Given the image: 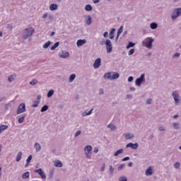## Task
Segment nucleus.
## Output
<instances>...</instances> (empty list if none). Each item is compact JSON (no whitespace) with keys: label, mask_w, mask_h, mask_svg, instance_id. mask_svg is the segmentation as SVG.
Here are the masks:
<instances>
[{"label":"nucleus","mask_w":181,"mask_h":181,"mask_svg":"<svg viewBox=\"0 0 181 181\" xmlns=\"http://www.w3.org/2000/svg\"><path fill=\"white\" fill-rule=\"evenodd\" d=\"M180 57V53L176 52L174 55L173 57L174 58H177Z\"/></svg>","instance_id":"6e6d98bb"},{"label":"nucleus","mask_w":181,"mask_h":181,"mask_svg":"<svg viewBox=\"0 0 181 181\" xmlns=\"http://www.w3.org/2000/svg\"><path fill=\"white\" fill-rule=\"evenodd\" d=\"M121 153H124V149L123 148H120L119 150H117L115 153H114V156H118V155L121 154Z\"/></svg>","instance_id":"393cba45"},{"label":"nucleus","mask_w":181,"mask_h":181,"mask_svg":"<svg viewBox=\"0 0 181 181\" xmlns=\"http://www.w3.org/2000/svg\"><path fill=\"white\" fill-rule=\"evenodd\" d=\"M25 121V117H21L18 119V124H22Z\"/></svg>","instance_id":"09e8293b"},{"label":"nucleus","mask_w":181,"mask_h":181,"mask_svg":"<svg viewBox=\"0 0 181 181\" xmlns=\"http://www.w3.org/2000/svg\"><path fill=\"white\" fill-rule=\"evenodd\" d=\"M34 172H35V173H38V175H40V176L42 177V179H46V174L45 173L43 170H42V168L35 170Z\"/></svg>","instance_id":"1a4fd4ad"},{"label":"nucleus","mask_w":181,"mask_h":181,"mask_svg":"<svg viewBox=\"0 0 181 181\" xmlns=\"http://www.w3.org/2000/svg\"><path fill=\"white\" fill-rule=\"evenodd\" d=\"M54 174V171L53 170H51L49 171V173L48 175V177L49 179H52V177H53V175Z\"/></svg>","instance_id":"79ce46f5"},{"label":"nucleus","mask_w":181,"mask_h":181,"mask_svg":"<svg viewBox=\"0 0 181 181\" xmlns=\"http://www.w3.org/2000/svg\"><path fill=\"white\" fill-rule=\"evenodd\" d=\"M16 78V74L10 75L8 77V83H12V81H15Z\"/></svg>","instance_id":"2eb2a0df"},{"label":"nucleus","mask_w":181,"mask_h":181,"mask_svg":"<svg viewBox=\"0 0 181 181\" xmlns=\"http://www.w3.org/2000/svg\"><path fill=\"white\" fill-rule=\"evenodd\" d=\"M153 38L152 37H146L142 42V46L147 47V49H152V43H153Z\"/></svg>","instance_id":"f03ea898"},{"label":"nucleus","mask_w":181,"mask_h":181,"mask_svg":"<svg viewBox=\"0 0 181 181\" xmlns=\"http://www.w3.org/2000/svg\"><path fill=\"white\" fill-rule=\"evenodd\" d=\"M94 153H98V148L95 147L93 150Z\"/></svg>","instance_id":"052dcab7"},{"label":"nucleus","mask_w":181,"mask_h":181,"mask_svg":"<svg viewBox=\"0 0 181 181\" xmlns=\"http://www.w3.org/2000/svg\"><path fill=\"white\" fill-rule=\"evenodd\" d=\"M104 169H105V163H104L103 166L101 167L100 168L101 172H104Z\"/></svg>","instance_id":"e2e57ef3"},{"label":"nucleus","mask_w":181,"mask_h":181,"mask_svg":"<svg viewBox=\"0 0 181 181\" xmlns=\"http://www.w3.org/2000/svg\"><path fill=\"white\" fill-rule=\"evenodd\" d=\"M145 81V74L141 75V76L136 79L135 84L138 87H141V84Z\"/></svg>","instance_id":"0eeeda50"},{"label":"nucleus","mask_w":181,"mask_h":181,"mask_svg":"<svg viewBox=\"0 0 181 181\" xmlns=\"http://www.w3.org/2000/svg\"><path fill=\"white\" fill-rule=\"evenodd\" d=\"M42 18V19H46V18H47V13H44Z\"/></svg>","instance_id":"680f3d73"},{"label":"nucleus","mask_w":181,"mask_h":181,"mask_svg":"<svg viewBox=\"0 0 181 181\" xmlns=\"http://www.w3.org/2000/svg\"><path fill=\"white\" fill-rule=\"evenodd\" d=\"M83 18L86 25H90L91 23H93V17H91V16H84Z\"/></svg>","instance_id":"9d476101"},{"label":"nucleus","mask_w":181,"mask_h":181,"mask_svg":"<svg viewBox=\"0 0 181 181\" xmlns=\"http://www.w3.org/2000/svg\"><path fill=\"white\" fill-rule=\"evenodd\" d=\"M54 94V90L53 89H51L48 91L47 96L48 98H50Z\"/></svg>","instance_id":"2f4dec72"},{"label":"nucleus","mask_w":181,"mask_h":181,"mask_svg":"<svg viewBox=\"0 0 181 181\" xmlns=\"http://www.w3.org/2000/svg\"><path fill=\"white\" fill-rule=\"evenodd\" d=\"M115 33V28H112L110 32V34H109V39H114L115 36H114V34Z\"/></svg>","instance_id":"a211bd4d"},{"label":"nucleus","mask_w":181,"mask_h":181,"mask_svg":"<svg viewBox=\"0 0 181 181\" xmlns=\"http://www.w3.org/2000/svg\"><path fill=\"white\" fill-rule=\"evenodd\" d=\"M134 53H135V49H131L129 51V56H132V54H134Z\"/></svg>","instance_id":"8fccbe9b"},{"label":"nucleus","mask_w":181,"mask_h":181,"mask_svg":"<svg viewBox=\"0 0 181 181\" xmlns=\"http://www.w3.org/2000/svg\"><path fill=\"white\" fill-rule=\"evenodd\" d=\"M26 111V105H25V103H21L20 104V105L18 106V108L17 110V114H22L23 112H25Z\"/></svg>","instance_id":"6e6552de"},{"label":"nucleus","mask_w":181,"mask_h":181,"mask_svg":"<svg viewBox=\"0 0 181 181\" xmlns=\"http://www.w3.org/2000/svg\"><path fill=\"white\" fill-rule=\"evenodd\" d=\"M21 158H22V152L19 151L16 158V162H20Z\"/></svg>","instance_id":"b1692460"},{"label":"nucleus","mask_w":181,"mask_h":181,"mask_svg":"<svg viewBox=\"0 0 181 181\" xmlns=\"http://www.w3.org/2000/svg\"><path fill=\"white\" fill-rule=\"evenodd\" d=\"M153 173V171L152 170V168L149 167L146 170V176H151Z\"/></svg>","instance_id":"aec40b11"},{"label":"nucleus","mask_w":181,"mask_h":181,"mask_svg":"<svg viewBox=\"0 0 181 181\" xmlns=\"http://www.w3.org/2000/svg\"><path fill=\"white\" fill-rule=\"evenodd\" d=\"M33 33H35V28H33V27L25 28L23 34V39H28V37L32 36Z\"/></svg>","instance_id":"f257e3e1"},{"label":"nucleus","mask_w":181,"mask_h":181,"mask_svg":"<svg viewBox=\"0 0 181 181\" xmlns=\"http://www.w3.org/2000/svg\"><path fill=\"white\" fill-rule=\"evenodd\" d=\"M158 130L159 131H165V127H160L159 128H158Z\"/></svg>","instance_id":"69168bd1"},{"label":"nucleus","mask_w":181,"mask_h":181,"mask_svg":"<svg viewBox=\"0 0 181 181\" xmlns=\"http://www.w3.org/2000/svg\"><path fill=\"white\" fill-rule=\"evenodd\" d=\"M179 16H181V7L174 9L171 16V19H173V21H175V19H177Z\"/></svg>","instance_id":"7ed1b4c3"},{"label":"nucleus","mask_w":181,"mask_h":181,"mask_svg":"<svg viewBox=\"0 0 181 181\" xmlns=\"http://www.w3.org/2000/svg\"><path fill=\"white\" fill-rule=\"evenodd\" d=\"M112 76H111V73H106L104 75V78H107L109 80H111Z\"/></svg>","instance_id":"c9c22d12"},{"label":"nucleus","mask_w":181,"mask_h":181,"mask_svg":"<svg viewBox=\"0 0 181 181\" xmlns=\"http://www.w3.org/2000/svg\"><path fill=\"white\" fill-rule=\"evenodd\" d=\"M30 86H36L37 84V79H33L30 82Z\"/></svg>","instance_id":"a19ab883"},{"label":"nucleus","mask_w":181,"mask_h":181,"mask_svg":"<svg viewBox=\"0 0 181 181\" xmlns=\"http://www.w3.org/2000/svg\"><path fill=\"white\" fill-rule=\"evenodd\" d=\"M93 110L94 109H91L86 114V115H91V114H93Z\"/></svg>","instance_id":"bf43d9fd"},{"label":"nucleus","mask_w":181,"mask_h":181,"mask_svg":"<svg viewBox=\"0 0 181 181\" xmlns=\"http://www.w3.org/2000/svg\"><path fill=\"white\" fill-rule=\"evenodd\" d=\"M30 175V173H29V171H27L22 175V177H23V179H28V177H29Z\"/></svg>","instance_id":"c756f323"},{"label":"nucleus","mask_w":181,"mask_h":181,"mask_svg":"<svg viewBox=\"0 0 181 181\" xmlns=\"http://www.w3.org/2000/svg\"><path fill=\"white\" fill-rule=\"evenodd\" d=\"M59 56L61 59H67L70 56V54L66 51H62L59 53Z\"/></svg>","instance_id":"9b49d317"},{"label":"nucleus","mask_w":181,"mask_h":181,"mask_svg":"<svg viewBox=\"0 0 181 181\" xmlns=\"http://www.w3.org/2000/svg\"><path fill=\"white\" fill-rule=\"evenodd\" d=\"M93 4H98L100 2V0H92Z\"/></svg>","instance_id":"774afa93"},{"label":"nucleus","mask_w":181,"mask_h":181,"mask_svg":"<svg viewBox=\"0 0 181 181\" xmlns=\"http://www.w3.org/2000/svg\"><path fill=\"white\" fill-rule=\"evenodd\" d=\"M5 129H8V125H1L0 127V132L5 131Z\"/></svg>","instance_id":"ea45409f"},{"label":"nucleus","mask_w":181,"mask_h":181,"mask_svg":"<svg viewBox=\"0 0 181 181\" xmlns=\"http://www.w3.org/2000/svg\"><path fill=\"white\" fill-rule=\"evenodd\" d=\"M103 94H104V89L100 88L99 90V95H103Z\"/></svg>","instance_id":"5fc2aeb1"},{"label":"nucleus","mask_w":181,"mask_h":181,"mask_svg":"<svg viewBox=\"0 0 181 181\" xmlns=\"http://www.w3.org/2000/svg\"><path fill=\"white\" fill-rule=\"evenodd\" d=\"M49 110V106L47 105H45L40 110L41 112H46Z\"/></svg>","instance_id":"7c9ffc66"},{"label":"nucleus","mask_w":181,"mask_h":181,"mask_svg":"<svg viewBox=\"0 0 181 181\" xmlns=\"http://www.w3.org/2000/svg\"><path fill=\"white\" fill-rule=\"evenodd\" d=\"M134 46H135V43L129 42L128 45L126 47V49H131V47H134Z\"/></svg>","instance_id":"4c0bfd02"},{"label":"nucleus","mask_w":181,"mask_h":181,"mask_svg":"<svg viewBox=\"0 0 181 181\" xmlns=\"http://www.w3.org/2000/svg\"><path fill=\"white\" fill-rule=\"evenodd\" d=\"M50 45H52V42L50 41H47L42 45V47L43 49H47Z\"/></svg>","instance_id":"72a5a7b5"},{"label":"nucleus","mask_w":181,"mask_h":181,"mask_svg":"<svg viewBox=\"0 0 181 181\" xmlns=\"http://www.w3.org/2000/svg\"><path fill=\"white\" fill-rule=\"evenodd\" d=\"M125 168V164H121L118 168L117 170H122Z\"/></svg>","instance_id":"a18cd8bd"},{"label":"nucleus","mask_w":181,"mask_h":181,"mask_svg":"<svg viewBox=\"0 0 181 181\" xmlns=\"http://www.w3.org/2000/svg\"><path fill=\"white\" fill-rule=\"evenodd\" d=\"M105 45L106 46L107 53H111V52H112V43L111 42V40L108 39L106 40Z\"/></svg>","instance_id":"423d86ee"},{"label":"nucleus","mask_w":181,"mask_h":181,"mask_svg":"<svg viewBox=\"0 0 181 181\" xmlns=\"http://www.w3.org/2000/svg\"><path fill=\"white\" fill-rule=\"evenodd\" d=\"M132 165H134V163L130 162V163H128L127 165L129 166V168H132Z\"/></svg>","instance_id":"338daca9"},{"label":"nucleus","mask_w":181,"mask_h":181,"mask_svg":"<svg viewBox=\"0 0 181 181\" xmlns=\"http://www.w3.org/2000/svg\"><path fill=\"white\" fill-rule=\"evenodd\" d=\"M35 148L36 149L37 152H39L40 149H42V146H40V144L39 143H35L34 145Z\"/></svg>","instance_id":"5701e85b"},{"label":"nucleus","mask_w":181,"mask_h":181,"mask_svg":"<svg viewBox=\"0 0 181 181\" xmlns=\"http://www.w3.org/2000/svg\"><path fill=\"white\" fill-rule=\"evenodd\" d=\"M7 29H9V30H12V29H13V26H12L11 24H8Z\"/></svg>","instance_id":"864d4df0"},{"label":"nucleus","mask_w":181,"mask_h":181,"mask_svg":"<svg viewBox=\"0 0 181 181\" xmlns=\"http://www.w3.org/2000/svg\"><path fill=\"white\" fill-rule=\"evenodd\" d=\"M173 128H175V129H180V124L175 122L173 123Z\"/></svg>","instance_id":"e433bc0d"},{"label":"nucleus","mask_w":181,"mask_h":181,"mask_svg":"<svg viewBox=\"0 0 181 181\" xmlns=\"http://www.w3.org/2000/svg\"><path fill=\"white\" fill-rule=\"evenodd\" d=\"M139 146L138 143H129L126 145V148H132V149H136Z\"/></svg>","instance_id":"f8f14e48"},{"label":"nucleus","mask_w":181,"mask_h":181,"mask_svg":"<svg viewBox=\"0 0 181 181\" xmlns=\"http://www.w3.org/2000/svg\"><path fill=\"white\" fill-rule=\"evenodd\" d=\"M123 30H124V26L122 25V26L119 27V28L117 31L118 36H119L121 35V33H122Z\"/></svg>","instance_id":"58836bf2"},{"label":"nucleus","mask_w":181,"mask_h":181,"mask_svg":"<svg viewBox=\"0 0 181 181\" xmlns=\"http://www.w3.org/2000/svg\"><path fill=\"white\" fill-rule=\"evenodd\" d=\"M135 136L131 133H128L127 134L125 135V139H132Z\"/></svg>","instance_id":"473e14b6"},{"label":"nucleus","mask_w":181,"mask_h":181,"mask_svg":"<svg viewBox=\"0 0 181 181\" xmlns=\"http://www.w3.org/2000/svg\"><path fill=\"white\" fill-rule=\"evenodd\" d=\"M114 170H115V169L114 168H112V165H110L109 171L110 172L111 175H112L114 173Z\"/></svg>","instance_id":"c03bdc74"},{"label":"nucleus","mask_w":181,"mask_h":181,"mask_svg":"<svg viewBox=\"0 0 181 181\" xmlns=\"http://www.w3.org/2000/svg\"><path fill=\"white\" fill-rule=\"evenodd\" d=\"M172 96L173 98V100L175 101V105H180V95L177 91H173L172 93Z\"/></svg>","instance_id":"39448f33"},{"label":"nucleus","mask_w":181,"mask_h":181,"mask_svg":"<svg viewBox=\"0 0 181 181\" xmlns=\"http://www.w3.org/2000/svg\"><path fill=\"white\" fill-rule=\"evenodd\" d=\"M85 11H87V12H91V11H93V6H91V4H87L85 6Z\"/></svg>","instance_id":"412c9836"},{"label":"nucleus","mask_w":181,"mask_h":181,"mask_svg":"<svg viewBox=\"0 0 181 181\" xmlns=\"http://www.w3.org/2000/svg\"><path fill=\"white\" fill-rule=\"evenodd\" d=\"M174 168H175V169H179V168H180V163H179V162L175 163L174 164Z\"/></svg>","instance_id":"49530a36"},{"label":"nucleus","mask_w":181,"mask_h":181,"mask_svg":"<svg viewBox=\"0 0 181 181\" xmlns=\"http://www.w3.org/2000/svg\"><path fill=\"white\" fill-rule=\"evenodd\" d=\"M58 8H59V5L56 4H52L49 6L50 11H57Z\"/></svg>","instance_id":"dca6fc26"},{"label":"nucleus","mask_w":181,"mask_h":181,"mask_svg":"<svg viewBox=\"0 0 181 181\" xmlns=\"http://www.w3.org/2000/svg\"><path fill=\"white\" fill-rule=\"evenodd\" d=\"M32 158H33L32 155H30L28 157V158L26 160V164L25 165V168H28V166H29V163H30V160H32Z\"/></svg>","instance_id":"4be33fe9"},{"label":"nucleus","mask_w":181,"mask_h":181,"mask_svg":"<svg viewBox=\"0 0 181 181\" xmlns=\"http://www.w3.org/2000/svg\"><path fill=\"white\" fill-rule=\"evenodd\" d=\"M150 28H151V29H153V30L157 29L158 28V23H151L150 24Z\"/></svg>","instance_id":"bb28decb"},{"label":"nucleus","mask_w":181,"mask_h":181,"mask_svg":"<svg viewBox=\"0 0 181 181\" xmlns=\"http://www.w3.org/2000/svg\"><path fill=\"white\" fill-rule=\"evenodd\" d=\"M107 128H110L111 131H115L117 129V127L112 124H109Z\"/></svg>","instance_id":"cd10ccee"},{"label":"nucleus","mask_w":181,"mask_h":181,"mask_svg":"<svg viewBox=\"0 0 181 181\" xmlns=\"http://www.w3.org/2000/svg\"><path fill=\"white\" fill-rule=\"evenodd\" d=\"M117 78H119V74L115 72L112 75L111 80H117Z\"/></svg>","instance_id":"6ab92c4d"},{"label":"nucleus","mask_w":181,"mask_h":181,"mask_svg":"<svg viewBox=\"0 0 181 181\" xmlns=\"http://www.w3.org/2000/svg\"><path fill=\"white\" fill-rule=\"evenodd\" d=\"M11 103L6 104V105H5L6 110L8 111L9 110V108H11Z\"/></svg>","instance_id":"de8ad7c7"},{"label":"nucleus","mask_w":181,"mask_h":181,"mask_svg":"<svg viewBox=\"0 0 181 181\" xmlns=\"http://www.w3.org/2000/svg\"><path fill=\"white\" fill-rule=\"evenodd\" d=\"M128 81H129V83H132V81H134V77L133 76H129L128 78Z\"/></svg>","instance_id":"4d7b16f0"},{"label":"nucleus","mask_w":181,"mask_h":181,"mask_svg":"<svg viewBox=\"0 0 181 181\" xmlns=\"http://www.w3.org/2000/svg\"><path fill=\"white\" fill-rule=\"evenodd\" d=\"M79 135H81V130L76 132L74 134L75 138H77Z\"/></svg>","instance_id":"3c124183"},{"label":"nucleus","mask_w":181,"mask_h":181,"mask_svg":"<svg viewBox=\"0 0 181 181\" xmlns=\"http://www.w3.org/2000/svg\"><path fill=\"white\" fill-rule=\"evenodd\" d=\"M91 151H93V146L90 145L86 146L84 148L86 158H87L88 159H91V155H92Z\"/></svg>","instance_id":"20e7f679"},{"label":"nucleus","mask_w":181,"mask_h":181,"mask_svg":"<svg viewBox=\"0 0 181 181\" xmlns=\"http://www.w3.org/2000/svg\"><path fill=\"white\" fill-rule=\"evenodd\" d=\"M75 78H76V74H71L69 76V83H73V81H74Z\"/></svg>","instance_id":"c85d7f7f"},{"label":"nucleus","mask_w":181,"mask_h":181,"mask_svg":"<svg viewBox=\"0 0 181 181\" xmlns=\"http://www.w3.org/2000/svg\"><path fill=\"white\" fill-rule=\"evenodd\" d=\"M122 162H126V160H129V157H125L124 158H122Z\"/></svg>","instance_id":"13d9d810"},{"label":"nucleus","mask_w":181,"mask_h":181,"mask_svg":"<svg viewBox=\"0 0 181 181\" xmlns=\"http://www.w3.org/2000/svg\"><path fill=\"white\" fill-rule=\"evenodd\" d=\"M146 104H147L148 105H151V104H152V98H148V99H147V100H146Z\"/></svg>","instance_id":"603ef678"},{"label":"nucleus","mask_w":181,"mask_h":181,"mask_svg":"<svg viewBox=\"0 0 181 181\" xmlns=\"http://www.w3.org/2000/svg\"><path fill=\"white\" fill-rule=\"evenodd\" d=\"M54 166L56 168H62L63 167V163H62L60 160H57L54 162Z\"/></svg>","instance_id":"f3484780"},{"label":"nucleus","mask_w":181,"mask_h":181,"mask_svg":"<svg viewBox=\"0 0 181 181\" xmlns=\"http://www.w3.org/2000/svg\"><path fill=\"white\" fill-rule=\"evenodd\" d=\"M128 178H127V177L125 176H122L119 178V181H127Z\"/></svg>","instance_id":"37998d69"},{"label":"nucleus","mask_w":181,"mask_h":181,"mask_svg":"<svg viewBox=\"0 0 181 181\" xmlns=\"http://www.w3.org/2000/svg\"><path fill=\"white\" fill-rule=\"evenodd\" d=\"M100 66H101V58H98L93 64V67L94 69H98L100 68Z\"/></svg>","instance_id":"ddd939ff"},{"label":"nucleus","mask_w":181,"mask_h":181,"mask_svg":"<svg viewBox=\"0 0 181 181\" xmlns=\"http://www.w3.org/2000/svg\"><path fill=\"white\" fill-rule=\"evenodd\" d=\"M86 43H87V40L86 39L78 40L76 42V46L80 47V46H83V45H86Z\"/></svg>","instance_id":"4468645a"},{"label":"nucleus","mask_w":181,"mask_h":181,"mask_svg":"<svg viewBox=\"0 0 181 181\" xmlns=\"http://www.w3.org/2000/svg\"><path fill=\"white\" fill-rule=\"evenodd\" d=\"M103 36H104V37H108V32H105L103 33Z\"/></svg>","instance_id":"0e129e2a"},{"label":"nucleus","mask_w":181,"mask_h":181,"mask_svg":"<svg viewBox=\"0 0 181 181\" xmlns=\"http://www.w3.org/2000/svg\"><path fill=\"white\" fill-rule=\"evenodd\" d=\"M39 104H40V100H36L34 102V104L32 105L33 108H36L39 107Z\"/></svg>","instance_id":"f704fd0d"},{"label":"nucleus","mask_w":181,"mask_h":181,"mask_svg":"<svg viewBox=\"0 0 181 181\" xmlns=\"http://www.w3.org/2000/svg\"><path fill=\"white\" fill-rule=\"evenodd\" d=\"M59 45H60L59 42H55L54 45L50 48V50H55L57 47H59Z\"/></svg>","instance_id":"a878e982"}]
</instances>
